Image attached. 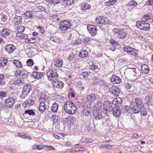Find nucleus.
I'll return each instance as SVG.
<instances>
[{"label":"nucleus","instance_id":"obj_19","mask_svg":"<svg viewBox=\"0 0 153 153\" xmlns=\"http://www.w3.org/2000/svg\"><path fill=\"white\" fill-rule=\"evenodd\" d=\"M15 48V46L13 45H9L6 46L5 50L10 53L13 52Z\"/></svg>","mask_w":153,"mask_h":153},{"label":"nucleus","instance_id":"obj_8","mask_svg":"<svg viewBox=\"0 0 153 153\" xmlns=\"http://www.w3.org/2000/svg\"><path fill=\"white\" fill-rule=\"evenodd\" d=\"M124 51L130 55L134 56L137 54V51L135 49L129 46H126L123 49Z\"/></svg>","mask_w":153,"mask_h":153},{"label":"nucleus","instance_id":"obj_6","mask_svg":"<svg viewBox=\"0 0 153 153\" xmlns=\"http://www.w3.org/2000/svg\"><path fill=\"white\" fill-rule=\"evenodd\" d=\"M32 90L31 86L27 85L24 86L22 91V94L21 95L22 98H24L26 96H27L30 91Z\"/></svg>","mask_w":153,"mask_h":153},{"label":"nucleus","instance_id":"obj_14","mask_svg":"<svg viewBox=\"0 0 153 153\" xmlns=\"http://www.w3.org/2000/svg\"><path fill=\"white\" fill-rule=\"evenodd\" d=\"M103 105L104 110L107 111L111 110L113 109L111 105L110 104L109 101H106L104 102Z\"/></svg>","mask_w":153,"mask_h":153},{"label":"nucleus","instance_id":"obj_43","mask_svg":"<svg viewBox=\"0 0 153 153\" xmlns=\"http://www.w3.org/2000/svg\"><path fill=\"white\" fill-rule=\"evenodd\" d=\"M5 84L4 75L3 74H0V84L4 85Z\"/></svg>","mask_w":153,"mask_h":153},{"label":"nucleus","instance_id":"obj_13","mask_svg":"<svg viewBox=\"0 0 153 153\" xmlns=\"http://www.w3.org/2000/svg\"><path fill=\"white\" fill-rule=\"evenodd\" d=\"M111 81L114 84H119L121 82L120 77L115 75H113L111 78Z\"/></svg>","mask_w":153,"mask_h":153},{"label":"nucleus","instance_id":"obj_39","mask_svg":"<svg viewBox=\"0 0 153 153\" xmlns=\"http://www.w3.org/2000/svg\"><path fill=\"white\" fill-rule=\"evenodd\" d=\"M25 114H28L30 116L35 115V112L33 111V109L27 110L25 111Z\"/></svg>","mask_w":153,"mask_h":153},{"label":"nucleus","instance_id":"obj_17","mask_svg":"<svg viewBox=\"0 0 153 153\" xmlns=\"http://www.w3.org/2000/svg\"><path fill=\"white\" fill-rule=\"evenodd\" d=\"M137 2L135 1H132L129 2L127 5V7L128 10H131L134 8L137 4Z\"/></svg>","mask_w":153,"mask_h":153},{"label":"nucleus","instance_id":"obj_28","mask_svg":"<svg viewBox=\"0 0 153 153\" xmlns=\"http://www.w3.org/2000/svg\"><path fill=\"white\" fill-rule=\"evenodd\" d=\"M117 36L119 38L124 39L126 36V33L124 31L121 30Z\"/></svg>","mask_w":153,"mask_h":153},{"label":"nucleus","instance_id":"obj_18","mask_svg":"<svg viewBox=\"0 0 153 153\" xmlns=\"http://www.w3.org/2000/svg\"><path fill=\"white\" fill-rule=\"evenodd\" d=\"M113 113L114 117H119L121 114L120 108L118 106L114 108L113 110Z\"/></svg>","mask_w":153,"mask_h":153},{"label":"nucleus","instance_id":"obj_53","mask_svg":"<svg viewBox=\"0 0 153 153\" xmlns=\"http://www.w3.org/2000/svg\"><path fill=\"white\" fill-rule=\"evenodd\" d=\"M137 71L136 68H134L132 69H131L130 71L131 74L134 76H136L137 74Z\"/></svg>","mask_w":153,"mask_h":153},{"label":"nucleus","instance_id":"obj_2","mask_svg":"<svg viewBox=\"0 0 153 153\" xmlns=\"http://www.w3.org/2000/svg\"><path fill=\"white\" fill-rule=\"evenodd\" d=\"M59 26L60 29L62 32L65 31L71 28V24L68 20H63L60 22Z\"/></svg>","mask_w":153,"mask_h":153},{"label":"nucleus","instance_id":"obj_41","mask_svg":"<svg viewBox=\"0 0 153 153\" xmlns=\"http://www.w3.org/2000/svg\"><path fill=\"white\" fill-rule=\"evenodd\" d=\"M93 84L94 85H96L98 84L100 82L102 81L99 78L94 77L93 79Z\"/></svg>","mask_w":153,"mask_h":153},{"label":"nucleus","instance_id":"obj_57","mask_svg":"<svg viewBox=\"0 0 153 153\" xmlns=\"http://www.w3.org/2000/svg\"><path fill=\"white\" fill-rule=\"evenodd\" d=\"M91 73V72H84L82 73L81 76L83 78L87 77L88 75Z\"/></svg>","mask_w":153,"mask_h":153},{"label":"nucleus","instance_id":"obj_21","mask_svg":"<svg viewBox=\"0 0 153 153\" xmlns=\"http://www.w3.org/2000/svg\"><path fill=\"white\" fill-rule=\"evenodd\" d=\"M135 105L141 108L144 106V104L143 100L139 97H136L135 99Z\"/></svg>","mask_w":153,"mask_h":153},{"label":"nucleus","instance_id":"obj_3","mask_svg":"<svg viewBox=\"0 0 153 153\" xmlns=\"http://www.w3.org/2000/svg\"><path fill=\"white\" fill-rule=\"evenodd\" d=\"M15 75L18 78H25L29 73L26 70H18L15 72Z\"/></svg>","mask_w":153,"mask_h":153},{"label":"nucleus","instance_id":"obj_55","mask_svg":"<svg viewBox=\"0 0 153 153\" xmlns=\"http://www.w3.org/2000/svg\"><path fill=\"white\" fill-rule=\"evenodd\" d=\"M91 69L93 70H95L98 69V66L95 65L94 63H93L90 67Z\"/></svg>","mask_w":153,"mask_h":153},{"label":"nucleus","instance_id":"obj_33","mask_svg":"<svg viewBox=\"0 0 153 153\" xmlns=\"http://www.w3.org/2000/svg\"><path fill=\"white\" fill-rule=\"evenodd\" d=\"M88 55V52L85 50H82L79 52V56L82 58L87 57Z\"/></svg>","mask_w":153,"mask_h":153},{"label":"nucleus","instance_id":"obj_22","mask_svg":"<svg viewBox=\"0 0 153 153\" xmlns=\"http://www.w3.org/2000/svg\"><path fill=\"white\" fill-rule=\"evenodd\" d=\"M43 75V74L41 72H33L31 74V77L35 79H38L40 77H42Z\"/></svg>","mask_w":153,"mask_h":153},{"label":"nucleus","instance_id":"obj_32","mask_svg":"<svg viewBox=\"0 0 153 153\" xmlns=\"http://www.w3.org/2000/svg\"><path fill=\"white\" fill-rule=\"evenodd\" d=\"M152 97L150 96L145 97V101L148 105L150 106L152 105Z\"/></svg>","mask_w":153,"mask_h":153},{"label":"nucleus","instance_id":"obj_38","mask_svg":"<svg viewBox=\"0 0 153 153\" xmlns=\"http://www.w3.org/2000/svg\"><path fill=\"white\" fill-rule=\"evenodd\" d=\"M58 108V104L55 102L53 104L51 109L53 112H56L57 111Z\"/></svg>","mask_w":153,"mask_h":153},{"label":"nucleus","instance_id":"obj_37","mask_svg":"<svg viewBox=\"0 0 153 153\" xmlns=\"http://www.w3.org/2000/svg\"><path fill=\"white\" fill-rule=\"evenodd\" d=\"M13 63L14 65L16 66V67L18 68H22V65L21 62L18 60H14Z\"/></svg>","mask_w":153,"mask_h":153},{"label":"nucleus","instance_id":"obj_29","mask_svg":"<svg viewBox=\"0 0 153 153\" xmlns=\"http://www.w3.org/2000/svg\"><path fill=\"white\" fill-rule=\"evenodd\" d=\"M122 100L120 98H117L114 99L112 101V103L118 106L120 105L122 103Z\"/></svg>","mask_w":153,"mask_h":153},{"label":"nucleus","instance_id":"obj_27","mask_svg":"<svg viewBox=\"0 0 153 153\" xmlns=\"http://www.w3.org/2000/svg\"><path fill=\"white\" fill-rule=\"evenodd\" d=\"M0 33L2 36L5 37L9 35L10 31L7 29H4Z\"/></svg>","mask_w":153,"mask_h":153},{"label":"nucleus","instance_id":"obj_5","mask_svg":"<svg viewBox=\"0 0 153 153\" xmlns=\"http://www.w3.org/2000/svg\"><path fill=\"white\" fill-rule=\"evenodd\" d=\"M15 101V99L12 97H10L7 98L4 102V106L7 108H11L13 105Z\"/></svg>","mask_w":153,"mask_h":153},{"label":"nucleus","instance_id":"obj_56","mask_svg":"<svg viewBox=\"0 0 153 153\" xmlns=\"http://www.w3.org/2000/svg\"><path fill=\"white\" fill-rule=\"evenodd\" d=\"M120 31V30L117 28H114L112 30L113 32L117 36L118 34Z\"/></svg>","mask_w":153,"mask_h":153},{"label":"nucleus","instance_id":"obj_62","mask_svg":"<svg viewBox=\"0 0 153 153\" xmlns=\"http://www.w3.org/2000/svg\"><path fill=\"white\" fill-rule=\"evenodd\" d=\"M25 42H30L32 43L35 42V41H34V40L33 39V38H31L26 40Z\"/></svg>","mask_w":153,"mask_h":153},{"label":"nucleus","instance_id":"obj_15","mask_svg":"<svg viewBox=\"0 0 153 153\" xmlns=\"http://www.w3.org/2000/svg\"><path fill=\"white\" fill-rule=\"evenodd\" d=\"M142 73L143 74H148L149 71V68L146 65L142 64L141 67Z\"/></svg>","mask_w":153,"mask_h":153},{"label":"nucleus","instance_id":"obj_61","mask_svg":"<svg viewBox=\"0 0 153 153\" xmlns=\"http://www.w3.org/2000/svg\"><path fill=\"white\" fill-rule=\"evenodd\" d=\"M67 102H68V105L69 107L70 108H71L75 104L74 103L71 101H67Z\"/></svg>","mask_w":153,"mask_h":153},{"label":"nucleus","instance_id":"obj_7","mask_svg":"<svg viewBox=\"0 0 153 153\" xmlns=\"http://www.w3.org/2000/svg\"><path fill=\"white\" fill-rule=\"evenodd\" d=\"M93 116L96 120L101 119L103 117V115L101 110L94 109L93 111Z\"/></svg>","mask_w":153,"mask_h":153},{"label":"nucleus","instance_id":"obj_52","mask_svg":"<svg viewBox=\"0 0 153 153\" xmlns=\"http://www.w3.org/2000/svg\"><path fill=\"white\" fill-rule=\"evenodd\" d=\"M75 58V54L73 53H71L68 58V59L70 61H72Z\"/></svg>","mask_w":153,"mask_h":153},{"label":"nucleus","instance_id":"obj_10","mask_svg":"<svg viewBox=\"0 0 153 153\" xmlns=\"http://www.w3.org/2000/svg\"><path fill=\"white\" fill-rule=\"evenodd\" d=\"M109 91L112 95L117 97L119 95L120 91L118 88L115 86H112L109 88Z\"/></svg>","mask_w":153,"mask_h":153},{"label":"nucleus","instance_id":"obj_31","mask_svg":"<svg viewBox=\"0 0 153 153\" xmlns=\"http://www.w3.org/2000/svg\"><path fill=\"white\" fill-rule=\"evenodd\" d=\"M34 102L33 100L29 99L23 103V105L24 107H26L28 105L33 104Z\"/></svg>","mask_w":153,"mask_h":153},{"label":"nucleus","instance_id":"obj_11","mask_svg":"<svg viewBox=\"0 0 153 153\" xmlns=\"http://www.w3.org/2000/svg\"><path fill=\"white\" fill-rule=\"evenodd\" d=\"M87 29L92 35L94 36L96 35L97 30L96 26L92 25H89L87 27Z\"/></svg>","mask_w":153,"mask_h":153},{"label":"nucleus","instance_id":"obj_64","mask_svg":"<svg viewBox=\"0 0 153 153\" xmlns=\"http://www.w3.org/2000/svg\"><path fill=\"white\" fill-rule=\"evenodd\" d=\"M37 17L39 19H43L45 17L44 15L42 13H39L37 14Z\"/></svg>","mask_w":153,"mask_h":153},{"label":"nucleus","instance_id":"obj_30","mask_svg":"<svg viewBox=\"0 0 153 153\" xmlns=\"http://www.w3.org/2000/svg\"><path fill=\"white\" fill-rule=\"evenodd\" d=\"M90 6L86 3H84L82 4L80 7V9L82 11H84L87 10L89 9L90 8Z\"/></svg>","mask_w":153,"mask_h":153},{"label":"nucleus","instance_id":"obj_45","mask_svg":"<svg viewBox=\"0 0 153 153\" xmlns=\"http://www.w3.org/2000/svg\"><path fill=\"white\" fill-rule=\"evenodd\" d=\"M40 100H44L45 101H47L48 100V97L45 94H42L40 96Z\"/></svg>","mask_w":153,"mask_h":153},{"label":"nucleus","instance_id":"obj_60","mask_svg":"<svg viewBox=\"0 0 153 153\" xmlns=\"http://www.w3.org/2000/svg\"><path fill=\"white\" fill-rule=\"evenodd\" d=\"M6 94H7L5 92L0 91V98H1L5 97Z\"/></svg>","mask_w":153,"mask_h":153},{"label":"nucleus","instance_id":"obj_34","mask_svg":"<svg viewBox=\"0 0 153 153\" xmlns=\"http://www.w3.org/2000/svg\"><path fill=\"white\" fill-rule=\"evenodd\" d=\"M94 105L95 107V109L101 110V109L102 107V102L100 101H98L97 102L95 103Z\"/></svg>","mask_w":153,"mask_h":153},{"label":"nucleus","instance_id":"obj_44","mask_svg":"<svg viewBox=\"0 0 153 153\" xmlns=\"http://www.w3.org/2000/svg\"><path fill=\"white\" fill-rule=\"evenodd\" d=\"M74 0H66L64 1V3L67 6H69L74 3Z\"/></svg>","mask_w":153,"mask_h":153},{"label":"nucleus","instance_id":"obj_20","mask_svg":"<svg viewBox=\"0 0 153 153\" xmlns=\"http://www.w3.org/2000/svg\"><path fill=\"white\" fill-rule=\"evenodd\" d=\"M88 102H92L96 100V97L94 94H91L88 95L86 97Z\"/></svg>","mask_w":153,"mask_h":153},{"label":"nucleus","instance_id":"obj_48","mask_svg":"<svg viewBox=\"0 0 153 153\" xmlns=\"http://www.w3.org/2000/svg\"><path fill=\"white\" fill-rule=\"evenodd\" d=\"M125 85L128 91H131V89L132 87L131 84H130L129 83H126L125 84Z\"/></svg>","mask_w":153,"mask_h":153},{"label":"nucleus","instance_id":"obj_35","mask_svg":"<svg viewBox=\"0 0 153 153\" xmlns=\"http://www.w3.org/2000/svg\"><path fill=\"white\" fill-rule=\"evenodd\" d=\"M141 114L144 116H146L147 114V111L144 106L140 108V109Z\"/></svg>","mask_w":153,"mask_h":153},{"label":"nucleus","instance_id":"obj_25","mask_svg":"<svg viewBox=\"0 0 153 153\" xmlns=\"http://www.w3.org/2000/svg\"><path fill=\"white\" fill-rule=\"evenodd\" d=\"M46 108V105L44 102H42L40 103L39 107V110L41 113L44 112Z\"/></svg>","mask_w":153,"mask_h":153},{"label":"nucleus","instance_id":"obj_16","mask_svg":"<svg viewBox=\"0 0 153 153\" xmlns=\"http://www.w3.org/2000/svg\"><path fill=\"white\" fill-rule=\"evenodd\" d=\"M22 17L17 15L15 16L13 19V23L16 25H19L22 24Z\"/></svg>","mask_w":153,"mask_h":153},{"label":"nucleus","instance_id":"obj_46","mask_svg":"<svg viewBox=\"0 0 153 153\" xmlns=\"http://www.w3.org/2000/svg\"><path fill=\"white\" fill-rule=\"evenodd\" d=\"M7 63V61L6 59L3 60H1L0 59V66L4 67V65H6Z\"/></svg>","mask_w":153,"mask_h":153},{"label":"nucleus","instance_id":"obj_4","mask_svg":"<svg viewBox=\"0 0 153 153\" xmlns=\"http://www.w3.org/2000/svg\"><path fill=\"white\" fill-rule=\"evenodd\" d=\"M47 75L48 79L52 81L59 77L57 70L55 69L49 70L47 73Z\"/></svg>","mask_w":153,"mask_h":153},{"label":"nucleus","instance_id":"obj_1","mask_svg":"<svg viewBox=\"0 0 153 153\" xmlns=\"http://www.w3.org/2000/svg\"><path fill=\"white\" fill-rule=\"evenodd\" d=\"M136 25L138 28L142 30H148L150 29L149 24L145 21H137Z\"/></svg>","mask_w":153,"mask_h":153},{"label":"nucleus","instance_id":"obj_26","mask_svg":"<svg viewBox=\"0 0 153 153\" xmlns=\"http://www.w3.org/2000/svg\"><path fill=\"white\" fill-rule=\"evenodd\" d=\"M131 110L133 113L134 114H137L139 112L140 108L137 105L135 104L133 106H131Z\"/></svg>","mask_w":153,"mask_h":153},{"label":"nucleus","instance_id":"obj_42","mask_svg":"<svg viewBox=\"0 0 153 153\" xmlns=\"http://www.w3.org/2000/svg\"><path fill=\"white\" fill-rule=\"evenodd\" d=\"M16 28L18 32L20 33H23L25 30L24 27L22 26H17Z\"/></svg>","mask_w":153,"mask_h":153},{"label":"nucleus","instance_id":"obj_54","mask_svg":"<svg viewBox=\"0 0 153 153\" xmlns=\"http://www.w3.org/2000/svg\"><path fill=\"white\" fill-rule=\"evenodd\" d=\"M151 16L150 15H146L142 18V19L148 20L151 18Z\"/></svg>","mask_w":153,"mask_h":153},{"label":"nucleus","instance_id":"obj_49","mask_svg":"<svg viewBox=\"0 0 153 153\" xmlns=\"http://www.w3.org/2000/svg\"><path fill=\"white\" fill-rule=\"evenodd\" d=\"M110 43L111 45L115 46H116L119 45L118 42L117 41H115L113 39H111L110 40Z\"/></svg>","mask_w":153,"mask_h":153},{"label":"nucleus","instance_id":"obj_40","mask_svg":"<svg viewBox=\"0 0 153 153\" xmlns=\"http://www.w3.org/2000/svg\"><path fill=\"white\" fill-rule=\"evenodd\" d=\"M69 39L70 40H72V42H74V40H75L77 39L76 35L75 33H73L71 34L69 36Z\"/></svg>","mask_w":153,"mask_h":153},{"label":"nucleus","instance_id":"obj_63","mask_svg":"<svg viewBox=\"0 0 153 153\" xmlns=\"http://www.w3.org/2000/svg\"><path fill=\"white\" fill-rule=\"evenodd\" d=\"M37 9L38 11H42L45 10V8L44 7L42 6H38L37 7Z\"/></svg>","mask_w":153,"mask_h":153},{"label":"nucleus","instance_id":"obj_36","mask_svg":"<svg viewBox=\"0 0 153 153\" xmlns=\"http://www.w3.org/2000/svg\"><path fill=\"white\" fill-rule=\"evenodd\" d=\"M26 18H31L33 17L34 14L31 11H27L24 14Z\"/></svg>","mask_w":153,"mask_h":153},{"label":"nucleus","instance_id":"obj_47","mask_svg":"<svg viewBox=\"0 0 153 153\" xmlns=\"http://www.w3.org/2000/svg\"><path fill=\"white\" fill-rule=\"evenodd\" d=\"M43 148V146L42 145H34L33 147V149H37L38 150H41Z\"/></svg>","mask_w":153,"mask_h":153},{"label":"nucleus","instance_id":"obj_51","mask_svg":"<svg viewBox=\"0 0 153 153\" xmlns=\"http://www.w3.org/2000/svg\"><path fill=\"white\" fill-rule=\"evenodd\" d=\"M76 86L80 88H81L82 90L85 88L82 85V83L80 81H78L76 83Z\"/></svg>","mask_w":153,"mask_h":153},{"label":"nucleus","instance_id":"obj_9","mask_svg":"<svg viewBox=\"0 0 153 153\" xmlns=\"http://www.w3.org/2000/svg\"><path fill=\"white\" fill-rule=\"evenodd\" d=\"M96 19V22L97 24H107L109 23L108 19L103 16H98Z\"/></svg>","mask_w":153,"mask_h":153},{"label":"nucleus","instance_id":"obj_59","mask_svg":"<svg viewBox=\"0 0 153 153\" xmlns=\"http://www.w3.org/2000/svg\"><path fill=\"white\" fill-rule=\"evenodd\" d=\"M90 39L89 37L85 38L84 39V42L86 44H88L90 43L89 41H90Z\"/></svg>","mask_w":153,"mask_h":153},{"label":"nucleus","instance_id":"obj_50","mask_svg":"<svg viewBox=\"0 0 153 153\" xmlns=\"http://www.w3.org/2000/svg\"><path fill=\"white\" fill-rule=\"evenodd\" d=\"M34 63L32 59H28L27 61V64L28 66H32Z\"/></svg>","mask_w":153,"mask_h":153},{"label":"nucleus","instance_id":"obj_24","mask_svg":"<svg viewBox=\"0 0 153 153\" xmlns=\"http://www.w3.org/2000/svg\"><path fill=\"white\" fill-rule=\"evenodd\" d=\"M63 64V61L59 59H57L54 62V65L57 67H59L61 66Z\"/></svg>","mask_w":153,"mask_h":153},{"label":"nucleus","instance_id":"obj_58","mask_svg":"<svg viewBox=\"0 0 153 153\" xmlns=\"http://www.w3.org/2000/svg\"><path fill=\"white\" fill-rule=\"evenodd\" d=\"M50 39L51 41H53L54 42L56 43H58L59 41L57 38L56 37L54 36H52L51 37Z\"/></svg>","mask_w":153,"mask_h":153},{"label":"nucleus","instance_id":"obj_23","mask_svg":"<svg viewBox=\"0 0 153 153\" xmlns=\"http://www.w3.org/2000/svg\"><path fill=\"white\" fill-rule=\"evenodd\" d=\"M68 102L67 101L65 102L64 105V108L65 111V112L69 114H72L74 112H73L72 110L70 108L68 104Z\"/></svg>","mask_w":153,"mask_h":153},{"label":"nucleus","instance_id":"obj_12","mask_svg":"<svg viewBox=\"0 0 153 153\" xmlns=\"http://www.w3.org/2000/svg\"><path fill=\"white\" fill-rule=\"evenodd\" d=\"M52 83L54 87L57 88H62L64 86L63 83L62 82L59 81L57 78L52 81Z\"/></svg>","mask_w":153,"mask_h":153}]
</instances>
